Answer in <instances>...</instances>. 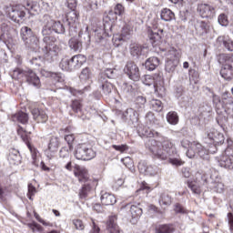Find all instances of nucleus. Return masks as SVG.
<instances>
[{
    "mask_svg": "<svg viewBox=\"0 0 233 233\" xmlns=\"http://www.w3.org/2000/svg\"><path fill=\"white\" fill-rule=\"evenodd\" d=\"M204 141L207 145H209L208 148H206L205 146H202L197 141L190 142L187 139H183L180 145L182 148H187L186 156L189 159L200 157V159L208 160L209 154H216L218 145H223L225 143V136L217 129L210 128L206 131Z\"/></svg>",
    "mask_w": 233,
    "mask_h": 233,
    "instance_id": "nucleus-1",
    "label": "nucleus"
},
{
    "mask_svg": "<svg viewBox=\"0 0 233 233\" xmlns=\"http://www.w3.org/2000/svg\"><path fill=\"white\" fill-rule=\"evenodd\" d=\"M42 35L44 36L41 43V50L45 59L54 61L61 54L63 48L56 43L54 36H50L53 32L56 34H65V25L61 21H55L48 15H45L42 19Z\"/></svg>",
    "mask_w": 233,
    "mask_h": 233,
    "instance_id": "nucleus-2",
    "label": "nucleus"
},
{
    "mask_svg": "<svg viewBox=\"0 0 233 233\" xmlns=\"http://www.w3.org/2000/svg\"><path fill=\"white\" fill-rule=\"evenodd\" d=\"M146 148L157 159H168L176 154V145L168 137H163L161 142L149 138L146 142Z\"/></svg>",
    "mask_w": 233,
    "mask_h": 233,
    "instance_id": "nucleus-3",
    "label": "nucleus"
},
{
    "mask_svg": "<svg viewBox=\"0 0 233 233\" xmlns=\"http://www.w3.org/2000/svg\"><path fill=\"white\" fill-rule=\"evenodd\" d=\"M20 35L25 48L33 51L40 50L42 52L41 46H39V38L34 34L32 28L23 26L20 30Z\"/></svg>",
    "mask_w": 233,
    "mask_h": 233,
    "instance_id": "nucleus-4",
    "label": "nucleus"
},
{
    "mask_svg": "<svg viewBox=\"0 0 233 233\" xmlns=\"http://www.w3.org/2000/svg\"><path fill=\"white\" fill-rule=\"evenodd\" d=\"M114 77H116V71L110 68L106 69L98 76L96 86H98L106 96H108L114 88L112 83L108 82V79H114Z\"/></svg>",
    "mask_w": 233,
    "mask_h": 233,
    "instance_id": "nucleus-5",
    "label": "nucleus"
},
{
    "mask_svg": "<svg viewBox=\"0 0 233 233\" xmlns=\"http://www.w3.org/2000/svg\"><path fill=\"white\" fill-rule=\"evenodd\" d=\"M74 175L77 177L79 183H86L82 187L80 190L81 198H86V194L90 192L92 186H90V177L88 176V170L86 167L79 165L75 166Z\"/></svg>",
    "mask_w": 233,
    "mask_h": 233,
    "instance_id": "nucleus-6",
    "label": "nucleus"
},
{
    "mask_svg": "<svg viewBox=\"0 0 233 233\" xmlns=\"http://www.w3.org/2000/svg\"><path fill=\"white\" fill-rule=\"evenodd\" d=\"M13 78L14 79H26V81L32 85L33 86H36L39 88L41 86V80L39 76L34 73L31 69L25 68H15L13 71Z\"/></svg>",
    "mask_w": 233,
    "mask_h": 233,
    "instance_id": "nucleus-7",
    "label": "nucleus"
},
{
    "mask_svg": "<svg viewBox=\"0 0 233 233\" xmlns=\"http://www.w3.org/2000/svg\"><path fill=\"white\" fill-rule=\"evenodd\" d=\"M228 147L225 151L218 157H216V161L218 163V167L225 168L226 170H233V148L232 140L228 139Z\"/></svg>",
    "mask_w": 233,
    "mask_h": 233,
    "instance_id": "nucleus-8",
    "label": "nucleus"
},
{
    "mask_svg": "<svg viewBox=\"0 0 233 233\" xmlns=\"http://www.w3.org/2000/svg\"><path fill=\"white\" fill-rule=\"evenodd\" d=\"M75 157L82 161H90L96 157V151L88 143L78 144L75 152Z\"/></svg>",
    "mask_w": 233,
    "mask_h": 233,
    "instance_id": "nucleus-9",
    "label": "nucleus"
},
{
    "mask_svg": "<svg viewBox=\"0 0 233 233\" xmlns=\"http://www.w3.org/2000/svg\"><path fill=\"white\" fill-rule=\"evenodd\" d=\"M4 12L11 21H14V23L23 21V19H25V15H26L23 5H5L4 7Z\"/></svg>",
    "mask_w": 233,
    "mask_h": 233,
    "instance_id": "nucleus-10",
    "label": "nucleus"
},
{
    "mask_svg": "<svg viewBox=\"0 0 233 233\" xmlns=\"http://www.w3.org/2000/svg\"><path fill=\"white\" fill-rule=\"evenodd\" d=\"M14 28L8 20H5V13L0 12V41H10Z\"/></svg>",
    "mask_w": 233,
    "mask_h": 233,
    "instance_id": "nucleus-11",
    "label": "nucleus"
},
{
    "mask_svg": "<svg viewBox=\"0 0 233 233\" xmlns=\"http://www.w3.org/2000/svg\"><path fill=\"white\" fill-rule=\"evenodd\" d=\"M195 177L196 181L187 182V187L190 188L193 194L199 196V194H201V187L199 185H207V179H208V176L205 172H198L196 173Z\"/></svg>",
    "mask_w": 233,
    "mask_h": 233,
    "instance_id": "nucleus-12",
    "label": "nucleus"
},
{
    "mask_svg": "<svg viewBox=\"0 0 233 233\" xmlns=\"http://www.w3.org/2000/svg\"><path fill=\"white\" fill-rule=\"evenodd\" d=\"M124 72L131 79V81H139L141 79V73H139V67L133 61H127Z\"/></svg>",
    "mask_w": 233,
    "mask_h": 233,
    "instance_id": "nucleus-13",
    "label": "nucleus"
},
{
    "mask_svg": "<svg viewBox=\"0 0 233 233\" xmlns=\"http://www.w3.org/2000/svg\"><path fill=\"white\" fill-rule=\"evenodd\" d=\"M198 12L201 17L212 19L216 17V7L208 4H200L198 5Z\"/></svg>",
    "mask_w": 233,
    "mask_h": 233,
    "instance_id": "nucleus-14",
    "label": "nucleus"
},
{
    "mask_svg": "<svg viewBox=\"0 0 233 233\" xmlns=\"http://www.w3.org/2000/svg\"><path fill=\"white\" fill-rule=\"evenodd\" d=\"M138 170L141 174H145V176H157L159 173V167L157 166L148 165L145 161L138 163Z\"/></svg>",
    "mask_w": 233,
    "mask_h": 233,
    "instance_id": "nucleus-15",
    "label": "nucleus"
},
{
    "mask_svg": "<svg viewBox=\"0 0 233 233\" xmlns=\"http://www.w3.org/2000/svg\"><path fill=\"white\" fill-rule=\"evenodd\" d=\"M179 64V58L176 56V51H170V54L167 55L166 61V72L172 74L176 70V66Z\"/></svg>",
    "mask_w": 233,
    "mask_h": 233,
    "instance_id": "nucleus-16",
    "label": "nucleus"
},
{
    "mask_svg": "<svg viewBox=\"0 0 233 233\" xmlns=\"http://www.w3.org/2000/svg\"><path fill=\"white\" fill-rule=\"evenodd\" d=\"M123 119L128 123V125H133L134 127H137V123L139 121V114L137 111L134 110V108H128L122 115Z\"/></svg>",
    "mask_w": 233,
    "mask_h": 233,
    "instance_id": "nucleus-17",
    "label": "nucleus"
},
{
    "mask_svg": "<svg viewBox=\"0 0 233 233\" xmlns=\"http://www.w3.org/2000/svg\"><path fill=\"white\" fill-rule=\"evenodd\" d=\"M147 35L153 46H159L162 43L161 39H163V29H159L157 31L148 29Z\"/></svg>",
    "mask_w": 233,
    "mask_h": 233,
    "instance_id": "nucleus-18",
    "label": "nucleus"
},
{
    "mask_svg": "<svg viewBox=\"0 0 233 233\" xmlns=\"http://www.w3.org/2000/svg\"><path fill=\"white\" fill-rule=\"evenodd\" d=\"M156 83L154 86L155 94L163 96L165 94V82L163 81L162 74H155Z\"/></svg>",
    "mask_w": 233,
    "mask_h": 233,
    "instance_id": "nucleus-19",
    "label": "nucleus"
},
{
    "mask_svg": "<svg viewBox=\"0 0 233 233\" xmlns=\"http://www.w3.org/2000/svg\"><path fill=\"white\" fill-rule=\"evenodd\" d=\"M66 19V23L67 26H69L70 30H72V28L74 30L77 28V25L79 24V16L77 15V13L76 11H70L69 13H67Z\"/></svg>",
    "mask_w": 233,
    "mask_h": 233,
    "instance_id": "nucleus-20",
    "label": "nucleus"
},
{
    "mask_svg": "<svg viewBox=\"0 0 233 233\" xmlns=\"http://www.w3.org/2000/svg\"><path fill=\"white\" fill-rule=\"evenodd\" d=\"M130 54L133 57H141V56H147V52L148 49L147 47L138 45V44H131L129 46Z\"/></svg>",
    "mask_w": 233,
    "mask_h": 233,
    "instance_id": "nucleus-21",
    "label": "nucleus"
},
{
    "mask_svg": "<svg viewBox=\"0 0 233 233\" xmlns=\"http://www.w3.org/2000/svg\"><path fill=\"white\" fill-rule=\"evenodd\" d=\"M106 19H109L110 22H105L104 21V30L102 32H99V30H96V33L97 35L96 36V43H101L103 39V34H108V32H112V19L110 18V14L106 16Z\"/></svg>",
    "mask_w": 233,
    "mask_h": 233,
    "instance_id": "nucleus-22",
    "label": "nucleus"
},
{
    "mask_svg": "<svg viewBox=\"0 0 233 233\" xmlns=\"http://www.w3.org/2000/svg\"><path fill=\"white\" fill-rule=\"evenodd\" d=\"M199 110H200L199 121L203 125V123H207V121H208V118L211 116L212 106H210L208 104H203L200 106Z\"/></svg>",
    "mask_w": 233,
    "mask_h": 233,
    "instance_id": "nucleus-23",
    "label": "nucleus"
},
{
    "mask_svg": "<svg viewBox=\"0 0 233 233\" xmlns=\"http://www.w3.org/2000/svg\"><path fill=\"white\" fill-rule=\"evenodd\" d=\"M31 113L35 121H37V123H46L48 121V115L43 109L34 108L31 110Z\"/></svg>",
    "mask_w": 233,
    "mask_h": 233,
    "instance_id": "nucleus-24",
    "label": "nucleus"
},
{
    "mask_svg": "<svg viewBox=\"0 0 233 233\" xmlns=\"http://www.w3.org/2000/svg\"><path fill=\"white\" fill-rule=\"evenodd\" d=\"M220 76L226 81H232L233 79V66L232 64H224L220 69Z\"/></svg>",
    "mask_w": 233,
    "mask_h": 233,
    "instance_id": "nucleus-25",
    "label": "nucleus"
},
{
    "mask_svg": "<svg viewBox=\"0 0 233 233\" xmlns=\"http://www.w3.org/2000/svg\"><path fill=\"white\" fill-rule=\"evenodd\" d=\"M86 63V56L84 55H76L71 58V69L72 71L77 70Z\"/></svg>",
    "mask_w": 233,
    "mask_h": 233,
    "instance_id": "nucleus-26",
    "label": "nucleus"
},
{
    "mask_svg": "<svg viewBox=\"0 0 233 233\" xmlns=\"http://www.w3.org/2000/svg\"><path fill=\"white\" fill-rule=\"evenodd\" d=\"M137 132L140 137H159V133L157 131L152 130L147 127H138Z\"/></svg>",
    "mask_w": 233,
    "mask_h": 233,
    "instance_id": "nucleus-27",
    "label": "nucleus"
},
{
    "mask_svg": "<svg viewBox=\"0 0 233 233\" xmlns=\"http://www.w3.org/2000/svg\"><path fill=\"white\" fill-rule=\"evenodd\" d=\"M7 159L10 165H19L21 163V154L15 148L9 149Z\"/></svg>",
    "mask_w": 233,
    "mask_h": 233,
    "instance_id": "nucleus-28",
    "label": "nucleus"
},
{
    "mask_svg": "<svg viewBox=\"0 0 233 233\" xmlns=\"http://www.w3.org/2000/svg\"><path fill=\"white\" fill-rule=\"evenodd\" d=\"M12 121L15 123H21L22 125H26L28 123V114L19 111L11 116Z\"/></svg>",
    "mask_w": 233,
    "mask_h": 233,
    "instance_id": "nucleus-29",
    "label": "nucleus"
},
{
    "mask_svg": "<svg viewBox=\"0 0 233 233\" xmlns=\"http://www.w3.org/2000/svg\"><path fill=\"white\" fill-rule=\"evenodd\" d=\"M217 113L219 115L218 119H224L227 121L228 117L233 116V107H222V110L219 107H217Z\"/></svg>",
    "mask_w": 233,
    "mask_h": 233,
    "instance_id": "nucleus-30",
    "label": "nucleus"
},
{
    "mask_svg": "<svg viewBox=\"0 0 233 233\" xmlns=\"http://www.w3.org/2000/svg\"><path fill=\"white\" fill-rule=\"evenodd\" d=\"M100 199H101L102 205H105L106 207H108L110 205H115V203L117 201L114 195L106 192L102 193Z\"/></svg>",
    "mask_w": 233,
    "mask_h": 233,
    "instance_id": "nucleus-31",
    "label": "nucleus"
},
{
    "mask_svg": "<svg viewBox=\"0 0 233 233\" xmlns=\"http://www.w3.org/2000/svg\"><path fill=\"white\" fill-rule=\"evenodd\" d=\"M158 66H159V58L156 56L149 57L145 62V67L147 70H149V72L156 70V68Z\"/></svg>",
    "mask_w": 233,
    "mask_h": 233,
    "instance_id": "nucleus-32",
    "label": "nucleus"
},
{
    "mask_svg": "<svg viewBox=\"0 0 233 233\" xmlns=\"http://www.w3.org/2000/svg\"><path fill=\"white\" fill-rule=\"evenodd\" d=\"M196 32L198 35H205V34H208V24L205 21H198L196 25Z\"/></svg>",
    "mask_w": 233,
    "mask_h": 233,
    "instance_id": "nucleus-33",
    "label": "nucleus"
},
{
    "mask_svg": "<svg viewBox=\"0 0 233 233\" xmlns=\"http://www.w3.org/2000/svg\"><path fill=\"white\" fill-rule=\"evenodd\" d=\"M116 221H117V218L116 217L109 218V220L107 222V231L109 233L120 232L119 226H117V223Z\"/></svg>",
    "mask_w": 233,
    "mask_h": 233,
    "instance_id": "nucleus-34",
    "label": "nucleus"
},
{
    "mask_svg": "<svg viewBox=\"0 0 233 233\" xmlns=\"http://www.w3.org/2000/svg\"><path fill=\"white\" fill-rule=\"evenodd\" d=\"M24 7L25 10H27L31 15H35V14H38L39 12V5L37 2H26L25 5Z\"/></svg>",
    "mask_w": 233,
    "mask_h": 233,
    "instance_id": "nucleus-35",
    "label": "nucleus"
},
{
    "mask_svg": "<svg viewBox=\"0 0 233 233\" xmlns=\"http://www.w3.org/2000/svg\"><path fill=\"white\" fill-rule=\"evenodd\" d=\"M132 30L130 29V25H125L121 31V35L116 36L115 41H127V39H129V35L131 34Z\"/></svg>",
    "mask_w": 233,
    "mask_h": 233,
    "instance_id": "nucleus-36",
    "label": "nucleus"
},
{
    "mask_svg": "<svg viewBox=\"0 0 233 233\" xmlns=\"http://www.w3.org/2000/svg\"><path fill=\"white\" fill-rule=\"evenodd\" d=\"M69 48L73 50V52H81V48H83V42L79 41V39L73 37L68 42Z\"/></svg>",
    "mask_w": 233,
    "mask_h": 233,
    "instance_id": "nucleus-37",
    "label": "nucleus"
},
{
    "mask_svg": "<svg viewBox=\"0 0 233 233\" xmlns=\"http://www.w3.org/2000/svg\"><path fill=\"white\" fill-rule=\"evenodd\" d=\"M59 67L65 72H72L71 58H69L68 56L63 57L59 63Z\"/></svg>",
    "mask_w": 233,
    "mask_h": 233,
    "instance_id": "nucleus-38",
    "label": "nucleus"
},
{
    "mask_svg": "<svg viewBox=\"0 0 233 233\" xmlns=\"http://www.w3.org/2000/svg\"><path fill=\"white\" fill-rule=\"evenodd\" d=\"M160 17L162 21L168 22V21H173V19L176 18V15H174V12H172V10L168 8H164L161 10Z\"/></svg>",
    "mask_w": 233,
    "mask_h": 233,
    "instance_id": "nucleus-39",
    "label": "nucleus"
},
{
    "mask_svg": "<svg viewBox=\"0 0 233 233\" xmlns=\"http://www.w3.org/2000/svg\"><path fill=\"white\" fill-rule=\"evenodd\" d=\"M166 119L169 125L176 126L179 123V116L176 111H170L167 114Z\"/></svg>",
    "mask_w": 233,
    "mask_h": 233,
    "instance_id": "nucleus-40",
    "label": "nucleus"
},
{
    "mask_svg": "<svg viewBox=\"0 0 233 233\" xmlns=\"http://www.w3.org/2000/svg\"><path fill=\"white\" fill-rule=\"evenodd\" d=\"M121 90L125 96H134V94H136V87L127 83L122 85Z\"/></svg>",
    "mask_w": 233,
    "mask_h": 233,
    "instance_id": "nucleus-41",
    "label": "nucleus"
},
{
    "mask_svg": "<svg viewBox=\"0 0 233 233\" xmlns=\"http://www.w3.org/2000/svg\"><path fill=\"white\" fill-rule=\"evenodd\" d=\"M57 148H59V137H52L48 144V150L50 152H57Z\"/></svg>",
    "mask_w": 233,
    "mask_h": 233,
    "instance_id": "nucleus-42",
    "label": "nucleus"
},
{
    "mask_svg": "<svg viewBox=\"0 0 233 233\" xmlns=\"http://www.w3.org/2000/svg\"><path fill=\"white\" fill-rule=\"evenodd\" d=\"M155 230L157 233H173L174 228L170 225L164 224L156 226Z\"/></svg>",
    "mask_w": 233,
    "mask_h": 233,
    "instance_id": "nucleus-43",
    "label": "nucleus"
},
{
    "mask_svg": "<svg viewBox=\"0 0 233 233\" xmlns=\"http://www.w3.org/2000/svg\"><path fill=\"white\" fill-rule=\"evenodd\" d=\"M78 35L85 45H90V32L88 31V26H86L84 31H80Z\"/></svg>",
    "mask_w": 233,
    "mask_h": 233,
    "instance_id": "nucleus-44",
    "label": "nucleus"
},
{
    "mask_svg": "<svg viewBox=\"0 0 233 233\" xmlns=\"http://www.w3.org/2000/svg\"><path fill=\"white\" fill-rule=\"evenodd\" d=\"M146 104L147 98L143 96H138L135 100V108H137L140 112H143V108H145Z\"/></svg>",
    "mask_w": 233,
    "mask_h": 233,
    "instance_id": "nucleus-45",
    "label": "nucleus"
},
{
    "mask_svg": "<svg viewBox=\"0 0 233 233\" xmlns=\"http://www.w3.org/2000/svg\"><path fill=\"white\" fill-rule=\"evenodd\" d=\"M74 150V147H71L70 146H65L63 147L59 151V156L62 159H70V152Z\"/></svg>",
    "mask_w": 233,
    "mask_h": 233,
    "instance_id": "nucleus-46",
    "label": "nucleus"
},
{
    "mask_svg": "<svg viewBox=\"0 0 233 233\" xmlns=\"http://www.w3.org/2000/svg\"><path fill=\"white\" fill-rule=\"evenodd\" d=\"M27 147L30 150L32 156L33 165H35V167H39V164L37 163V157H39V151H37V149L32 147V145L30 144H27Z\"/></svg>",
    "mask_w": 233,
    "mask_h": 233,
    "instance_id": "nucleus-47",
    "label": "nucleus"
},
{
    "mask_svg": "<svg viewBox=\"0 0 233 233\" xmlns=\"http://www.w3.org/2000/svg\"><path fill=\"white\" fill-rule=\"evenodd\" d=\"M218 43H222V45L228 50L229 52H233V41L223 36H219L218 38Z\"/></svg>",
    "mask_w": 233,
    "mask_h": 233,
    "instance_id": "nucleus-48",
    "label": "nucleus"
},
{
    "mask_svg": "<svg viewBox=\"0 0 233 233\" xmlns=\"http://www.w3.org/2000/svg\"><path fill=\"white\" fill-rule=\"evenodd\" d=\"M177 149H176V154L167 157V159H169V163L171 165H173L174 167H181L182 165L185 164V162L183 160H181L180 158L176 157V156H177Z\"/></svg>",
    "mask_w": 233,
    "mask_h": 233,
    "instance_id": "nucleus-49",
    "label": "nucleus"
},
{
    "mask_svg": "<svg viewBox=\"0 0 233 233\" xmlns=\"http://www.w3.org/2000/svg\"><path fill=\"white\" fill-rule=\"evenodd\" d=\"M130 213L133 218H141L143 216V209L136 205L130 207Z\"/></svg>",
    "mask_w": 233,
    "mask_h": 233,
    "instance_id": "nucleus-50",
    "label": "nucleus"
},
{
    "mask_svg": "<svg viewBox=\"0 0 233 233\" xmlns=\"http://www.w3.org/2000/svg\"><path fill=\"white\" fill-rule=\"evenodd\" d=\"M158 203L161 206L165 205V206L168 207V205H171V203H172V198H170V196H168V194L163 193L160 195Z\"/></svg>",
    "mask_w": 233,
    "mask_h": 233,
    "instance_id": "nucleus-51",
    "label": "nucleus"
},
{
    "mask_svg": "<svg viewBox=\"0 0 233 233\" xmlns=\"http://www.w3.org/2000/svg\"><path fill=\"white\" fill-rule=\"evenodd\" d=\"M151 108L155 110V112H161L163 110V103L158 99H152L150 101Z\"/></svg>",
    "mask_w": 233,
    "mask_h": 233,
    "instance_id": "nucleus-52",
    "label": "nucleus"
},
{
    "mask_svg": "<svg viewBox=\"0 0 233 233\" xmlns=\"http://www.w3.org/2000/svg\"><path fill=\"white\" fill-rule=\"evenodd\" d=\"M142 83H144L147 86H155L156 83V75L153 76L150 75H146L142 80Z\"/></svg>",
    "mask_w": 233,
    "mask_h": 233,
    "instance_id": "nucleus-53",
    "label": "nucleus"
},
{
    "mask_svg": "<svg viewBox=\"0 0 233 233\" xmlns=\"http://www.w3.org/2000/svg\"><path fill=\"white\" fill-rule=\"evenodd\" d=\"M92 77V71H90V68L86 67L82 70L79 78L81 81H88Z\"/></svg>",
    "mask_w": 233,
    "mask_h": 233,
    "instance_id": "nucleus-54",
    "label": "nucleus"
},
{
    "mask_svg": "<svg viewBox=\"0 0 233 233\" xmlns=\"http://www.w3.org/2000/svg\"><path fill=\"white\" fill-rule=\"evenodd\" d=\"M51 79H53L55 85H56V83H64L65 76L61 73H53V77Z\"/></svg>",
    "mask_w": 233,
    "mask_h": 233,
    "instance_id": "nucleus-55",
    "label": "nucleus"
},
{
    "mask_svg": "<svg viewBox=\"0 0 233 233\" xmlns=\"http://www.w3.org/2000/svg\"><path fill=\"white\" fill-rule=\"evenodd\" d=\"M27 227H29L33 232H43V227H41V225L37 224L35 221L27 224Z\"/></svg>",
    "mask_w": 233,
    "mask_h": 233,
    "instance_id": "nucleus-56",
    "label": "nucleus"
},
{
    "mask_svg": "<svg viewBox=\"0 0 233 233\" xmlns=\"http://www.w3.org/2000/svg\"><path fill=\"white\" fill-rule=\"evenodd\" d=\"M66 5L71 12H76V8H77V1L76 0H66Z\"/></svg>",
    "mask_w": 233,
    "mask_h": 233,
    "instance_id": "nucleus-57",
    "label": "nucleus"
},
{
    "mask_svg": "<svg viewBox=\"0 0 233 233\" xmlns=\"http://www.w3.org/2000/svg\"><path fill=\"white\" fill-rule=\"evenodd\" d=\"M218 23L221 26H227L228 25V19L226 14H221L218 15Z\"/></svg>",
    "mask_w": 233,
    "mask_h": 233,
    "instance_id": "nucleus-58",
    "label": "nucleus"
},
{
    "mask_svg": "<svg viewBox=\"0 0 233 233\" xmlns=\"http://www.w3.org/2000/svg\"><path fill=\"white\" fill-rule=\"evenodd\" d=\"M125 14V7L121 4H117L115 6V15H123Z\"/></svg>",
    "mask_w": 233,
    "mask_h": 233,
    "instance_id": "nucleus-59",
    "label": "nucleus"
},
{
    "mask_svg": "<svg viewBox=\"0 0 233 233\" xmlns=\"http://www.w3.org/2000/svg\"><path fill=\"white\" fill-rule=\"evenodd\" d=\"M71 107L74 112H81V102L79 100H73Z\"/></svg>",
    "mask_w": 233,
    "mask_h": 233,
    "instance_id": "nucleus-60",
    "label": "nucleus"
},
{
    "mask_svg": "<svg viewBox=\"0 0 233 233\" xmlns=\"http://www.w3.org/2000/svg\"><path fill=\"white\" fill-rule=\"evenodd\" d=\"M73 224L76 227V230H84L85 229V224H83V221L81 219L73 220Z\"/></svg>",
    "mask_w": 233,
    "mask_h": 233,
    "instance_id": "nucleus-61",
    "label": "nucleus"
},
{
    "mask_svg": "<svg viewBox=\"0 0 233 233\" xmlns=\"http://www.w3.org/2000/svg\"><path fill=\"white\" fill-rule=\"evenodd\" d=\"M112 148H114L117 152H121L123 154V152H125L126 150H128V146H127V145H119V146L113 145Z\"/></svg>",
    "mask_w": 233,
    "mask_h": 233,
    "instance_id": "nucleus-62",
    "label": "nucleus"
},
{
    "mask_svg": "<svg viewBox=\"0 0 233 233\" xmlns=\"http://www.w3.org/2000/svg\"><path fill=\"white\" fill-rule=\"evenodd\" d=\"M229 99V105H233V97L228 94V92H225L222 94V103L224 105L225 101Z\"/></svg>",
    "mask_w": 233,
    "mask_h": 233,
    "instance_id": "nucleus-63",
    "label": "nucleus"
},
{
    "mask_svg": "<svg viewBox=\"0 0 233 233\" xmlns=\"http://www.w3.org/2000/svg\"><path fill=\"white\" fill-rule=\"evenodd\" d=\"M228 223L229 225V229L233 232V214L228 213Z\"/></svg>",
    "mask_w": 233,
    "mask_h": 233,
    "instance_id": "nucleus-64",
    "label": "nucleus"
}]
</instances>
